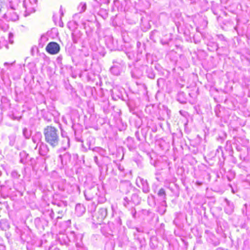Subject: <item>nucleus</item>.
<instances>
[{"label":"nucleus","mask_w":250,"mask_h":250,"mask_svg":"<svg viewBox=\"0 0 250 250\" xmlns=\"http://www.w3.org/2000/svg\"><path fill=\"white\" fill-rule=\"evenodd\" d=\"M11 176L13 178L19 179L21 175L17 171L13 170L11 171Z\"/></svg>","instance_id":"obj_12"},{"label":"nucleus","mask_w":250,"mask_h":250,"mask_svg":"<svg viewBox=\"0 0 250 250\" xmlns=\"http://www.w3.org/2000/svg\"><path fill=\"white\" fill-rule=\"evenodd\" d=\"M4 16L6 17L9 20L12 21H16L19 19V16L12 9L9 10L7 13L4 14Z\"/></svg>","instance_id":"obj_7"},{"label":"nucleus","mask_w":250,"mask_h":250,"mask_svg":"<svg viewBox=\"0 0 250 250\" xmlns=\"http://www.w3.org/2000/svg\"><path fill=\"white\" fill-rule=\"evenodd\" d=\"M67 26L68 28L72 31L71 35L74 43H77L78 41L77 21L75 20H73L68 22Z\"/></svg>","instance_id":"obj_2"},{"label":"nucleus","mask_w":250,"mask_h":250,"mask_svg":"<svg viewBox=\"0 0 250 250\" xmlns=\"http://www.w3.org/2000/svg\"><path fill=\"white\" fill-rule=\"evenodd\" d=\"M0 250H6L5 246L2 244H0Z\"/></svg>","instance_id":"obj_15"},{"label":"nucleus","mask_w":250,"mask_h":250,"mask_svg":"<svg viewBox=\"0 0 250 250\" xmlns=\"http://www.w3.org/2000/svg\"><path fill=\"white\" fill-rule=\"evenodd\" d=\"M13 34L11 33H10L9 34V41L11 43L13 42V41H12L11 40V38H13Z\"/></svg>","instance_id":"obj_16"},{"label":"nucleus","mask_w":250,"mask_h":250,"mask_svg":"<svg viewBox=\"0 0 250 250\" xmlns=\"http://www.w3.org/2000/svg\"><path fill=\"white\" fill-rule=\"evenodd\" d=\"M0 26H1V28L2 29L6 30L8 29L7 25L1 20H0Z\"/></svg>","instance_id":"obj_13"},{"label":"nucleus","mask_w":250,"mask_h":250,"mask_svg":"<svg viewBox=\"0 0 250 250\" xmlns=\"http://www.w3.org/2000/svg\"><path fill=\"white\" fill-rule=\"evenodd\" d=\"M38 151L42 156H46L49 152V148L46 144L44 143H40L38 145Z\"/></svg>","instance_id":"obj_6"},{"label":"nucleus","mask_w":250,"mask_h":250,"mask_svg":"<svg viewBox=\"0 0 250 250\" xmlns=\"http://www.w3.org/2000/svg\"><path fill=\"white\" fill-rule=\"evenodd\" d=\"M9 64H9V63H8V62H5V63H4V65H9Z\"/></svg>","instance_id":"obj_22"},{"label":"nucleus","mask_w":250,"mask_h":250,"mask_svg":"<svg viewBox=\"0 0 250 250\" xmlns=\"http://www.w3.org/2000/svg\"><path fill=\"white\" fill-rule=\"evenodd\" d=\"M74 125H72V128H73V130H74V133H75V134H76V130L74 129Z\"/></svg>","instance_id":"obj_20"},{"label":"nucleus","mask_w":250,"mask_h":250,"mask_svg":"<svg viewBox=\"0 0 250 250\" xmlns=\"http://www.w3.org/2000/svg\"><path fill=\"white\" fill-rule=\"evenodd\" d=\"M22 133L23 136L27 139L29 138L31 135L30 131L28 130L26 128L23 129Z\"/></svg>","instance_id":"obj_11"},{"label":"nucleus","mask_w":250,"mask_h":250,"mask_svg":"<svg viewBox=\"0 0 250 250\" xmlns=\"http://www.w3.org/2000/svg\"><path fill=\"white\" fill-rule=\"evenodd\" d=\"M42 134L40 132H37L35 133V134L32 137V141L34 143L37 144V146H36V148H37L38 145L40 144V143H42Z\"/></svg>","instance_id":"obj_8"},{"label":"nucleus","mask_w":250,"mask_h":250,"mask_svg":"<svg viewBox=\"0 0 250 250\" xmlns=\"http://www.w3.org/2000/svg\"><path fill=\"white\" fill-rule=\"evenodd\" d=\"M158 194L160 196H165L166 195V192L164 188H161L158 193Z\"/></svg>","instance_id":"obj_14"},{"label":"nucleus","mask_w":250,"mask_h":250,"mask_svg":"<svg viewBox=\"0 0 250 250\" xmlns=\"http://www.w3.org/2000/svg\"><path fill=\"white\" fill-rule=\"evenodd\" d=\"M60 12L61 16H62L63 15V12H62V6L61 7V8H60Z\"/></svg>","instance_id":"obj_19"},{"label":"nucleus","mask_w":250,"mask_h":250,"mask_svg":"<svg viewBox=\"0 0 250 250\" xmlns=\"http://www.w3.org/2000/svg\"><path fill=\"white\" fill-rule=\"evenodd\" d=\"M78 206V204H76V208H77V207Z\"/></svg>","instance_id":"obj_23"},{"label":"nucleus","mask_w":250,"mask_h":250,"mask_svg":"<svg viewBox=\"0 0 250 250\" xmlns=\"http://www.w3.org/2000/svg\"><path fill=\"white\" fill-rule=\"evenodd\" d=\"M68 157V155L64 154V155L63 156V158H65V157Z\"/></svg>","instance_id":"obj_21"},{"label":"nucleus","mask_w":250,"mask_h":250,"mask_svg":"<svg viewBox=\"0 0 250 250\" xmlns=\"http://www.w3.org/2000/svg\"><path fill=\"white\" fill-rule=\"evenodd\" d=\"M8 225L7 222L4 220H1L0 221V227L2 230L6 229L8 228Z\"/></svg>","instance_id":"obj_10"},{"label":"nucleus","mask_w":250,"mask_h":250,"mask_svg":"<svg viewBox=\"0 0 250 250\" xmlns=\"http://www.w3.org/2000/svg\"><path fill=\"white\" fill-rule=\"evenodd\" d=\"M107 211L106 208H102L100 209L96 213L95 218L97 223L100 224L107 216Z\"/></svg>","instance_id":"obj_4"},{"label":"nucleus","mask_w":250,"mask_h":250,"mask_svg":"<svg viewBox=\"0 0 250 250\" xmlns=\"http://www.w3.org/2000/svg\"><path fill=\"white\" fill-rule=\"evenodd\" d=\"M45 141L51 146L54 147L57 146L59 142L58 130L55 127L48 125L43 130Z\"/></svg>","instance_id":"obj_1"},{"label":"nucleus","mask_w":250,"mask_h":250,"mask_svg":"<svg viewBox=\"0 0 250 250\" xmlns=\"http://www.w3.org/2000/svg\"><path fill=\"white\" fill-rule=\"evenodd\" d=\"M59 45L55 42L49 43L46 47V51L51 54H56L60 51Z\"/></svg>","instance_id":"obj_5"},{"label":"nucleus","mask_w":250,"mask_h":250,"mask_svg":"<svg viewBox=\"0 0 250 250\" xmlns=\"http://www.w3.org/2000/svg\"><path fill=\"white\" fill-rule=\"evenodd\" d=\"M61 136L64 139H65L66 145L64 146V149L69 147V139L67 135V133L61 129Z\"/></svg>","instance_id":"obj_9"},{"label":"nucleus","mask_w":250,"mask_h":250,"mask_svg":"<svg viewBox=\"0 0 250 250\" xmlns=\"http://www.w3.org/2000/svg\"><path fill=\"white\" fill-rule=\"evenodd\" d=\"M37 0H24L23 5L25 8V12L29 15L35 11Z\"/></svg>","instance_id":"obj_3"},{"label":"nucleus","mask_w":250,"mask_h":250,"mask_svg":"<svg viewBox=\"0 0 250 250\" xmlns=\"http://www.w3.org/2000/svg\"><path fill=\"white\" fill-rule=\"evenodd\" d=\"M62 145H63V147L64 148V146L66 145V141H65V139H64L62 141Z\"/></svg>","instance_id":"obj_18"},{"label":"nucleus","mask_w":250,"mask_h":250,"mask_svg":"<svg viewBox=\"0 0 250 250\" xmlns=\"http://www.w3.org/2000/svg\"><path fill=\"white\" fill-rule=\"evenodd\" d=\"M54 215V213L53 211L52 210L49 214V216L52 219H53Z\"/></svg>","instance_id":"obj_17"}]
</instances>
